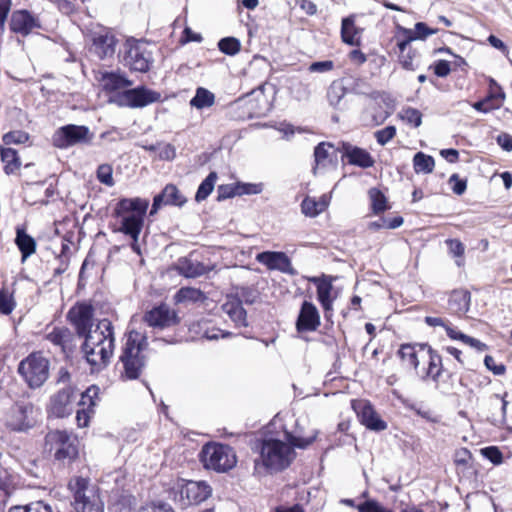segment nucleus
Listing matches in <instances>:
<instances>
[{
  "mask_svg": "<svg viewBox=\"0 0 512 512\" xmlns=\"http://www.w3.org/2000/svg\"><path fill=\"white\" fill-rule=\"evenodd\" d=\"M114 331L108 319L98 322L93 331L87 333L81 351L93 371L105 368L114 351Z\"/></svg>",
  "mask_w": 512,
  "mask_h": 512,
  "instance_id": "f257e3e1",
  "label": "nucleus"
},
{
  "mask_svg": "<svg viewBox=\"0 0 512 512\" xmlns=\"http://www.w3.org/2000/svg\"><path fill=\"white\" fill-rule=\"evenodd\" d=\"M397 354L422 380L438 384L443 372L442 357L431 346L426 343L402 344Z\"/></svg>",
  "mask_w": 512,
  "mask_h": 512,
  "instance_id": "f03ea898",
  "label": "nucleus"
},
{
  "mask_svg": "<svg viewBox=\"0 0 512 512\" xmlns=\"http://www.w3.org/2000/svg\"><path fill=\"white\" fill-rule=\"evenodd\" d=\"M259 458L255 460V469L261 468L270 473L287 469L296 457V452L286 441L268 436L257 445Z\"/></svg>",
  "mask_w": 512,
  "mask_h": 512,
  "instance_id": "7ed1b4c3",
  "label": "nucleus"
},
{
  "mask_svg": "<svg viewBox=\"0 0 512 512\" xmlns=\"http://www.w3.org/2000/svg\"><path fill=\"white\" fill-rule=\"evenodd\" d=\"M148 207V199L140 197L120 199L115 208L116 215L121 218L119 231L131 238L139 236Z\"/></svg>",
  "mask_w": 512,
  "mask_h": 512,
  "instance_id": "20e7f679",
  "label": "nucleus"
},
{
  "mask_svg": "<svg viewBox=\"0 0 512 512\" xmlns=\"http://www.w3.org/2000/svg\"><path fill=\"white\" fill-rule=\"evenodd\" d=\"M146 342L145 337L137 331H130L123 348L120 360L124 367L123 377L129 380L137 379L145 366L144 356L141 355Z\"/></svg>",
  "mask_w": 512,
  "mask_h": 512,
  "instance_id": "39448f33",
  "label": "nucleus"
},
{
  "mask_svg": "<svg viewBox=\"0 0 512 512\" xmlns=\"http://www.w3.org/2000/svg\"><path fill=\"white\" fill-rule=\"evenodd\" d=\"M200 460L204 468L224 473L236 466L234 449L226 444L208 443L202 447Z\"/></svg>",
  "mask_w": 512,
  "mask_h": 512,
  "instance_id": "423d86ee",
  "label": "nucleus"
},
{
  "mask_svg": "<svg viewBox=\"0 0 512 512\" xmlns=\"http://www.w3.org/2000/svg\"><path fill=\"white\" fill-rule=\"evenodd\" d=\"M69 488L74 493L76 512H104V503L98 489L90 485L87 479L76 477L70 481Z\"/></svg>",
  "mask_w": 512,
  "mask_h": 512,
  "instance_id": "0eeeda50",
  "label": "nucleus"
},
{
  "mask_svg": "<svg viewBox=\"0 0 512 512\" xmlns=\"http://www.w3.org/2000/svg\"><path fill=\"white\" fill-rule=\"evenodd\" d=\"M49 360L40 353H32L18 365V373L31 389L40 388L49 377Z\"/></svg>",
  "mask_w": 512,
  "mask_h": 512,
  "instance_id": "6e6552de",
  "label": "nucleus"
},
{
  "mask_svg": "<svg viewBox=\"0 0 512 512\" xmlns=\"http://www.w3.org/2000/svg\"><path fill=\"white\" fill-rule=\"evenodd\" d=\"M40 410L32 402L17 401L6 414V425L13 431L25 432L37 423Z\"/></svg>",
  "mask_w": 512,
  "mask_h": 512,
  "instance_id": "1a4fd4ad",
  "label": "nucleus"
},
{
  "mask_svg": "<svg viewBox=\"0 0 512 512\" xmlns=\"http://www.w3.org/2000/svg\"><path fill=\"white\" fill-rule=\"evenodd\" d=\"M123 64L133 71L147 72L153 62L152 54L146 45L134 39L124 44Z\"/></svg>",
  "mask_w": 512,
  "mask_h": 512,
  "instance_id": "9d476101",
  "label": "nucleus"
},
{
  "mask_svg": "<svg viewBox=\"0 0 512 512\" xmlns=\"http://www.w3.org/2000/svg\"><path fill=\"white\" fill-rule=\"evenodd\" d=\"M211 493V487L204 481L182 480L177 485L175 500L179 501L182 507H186L205 501Z\"/></svg>",
  "mask_w": 512,
  "mask_h": 512,
  "instance_id": "9b49d317",
  "label": "nucleus"
},
{
  "mask_svg": "<svg viewBox=\"0 0 512 512\" xmlns=\"http://www.w3.org/2000/svg\"><path fill=\"white\" fill-rule=\"evenodd\" d=\"M93 133L84 125L68 124L60 127L53 136L54 145L58 148H68L77 144L91 142Z\"/></svg>",
  "mask_w": 512,
  "mask_h": 512,
  "instance_id": "f8f14e48",
  "label": "nucleus"
},
{
  "mask_svg": "<svg viewBox=\"0 0 512 512\" xmlns=\"http://www.w3.org/2000/svg\"><path fill=\"white\" fill-rule=\"evenodd\" d=\"M160 98L161 94L159 92L140 86L125 90L122 94H119L117 102L121 106L141 108L158 102Z\"/></svg>",
  "mask_w": 512,
  "mask_h": 512,
  "instance_id": "ddd939ff",
  "label": "nucleus"
},
{
  "mask_svg": "<svg viewBox=\"0 0 512 512\" xmlns=\"http://www.w3.org/2000/svg\"><path fill=\"white\" fill-rule=\"evenodd\" d=\"M50 438L56 444L54 458L62 465L70 464L78 456L76 439L65 431H55Z\"/></svg>",
  "mask_w": 512,
  "mask_h": 512,
  "instance_id": "4468645a",
  "label": "nucleus"
},
{
  "mask_svg": "<svg viewBox=\"0 0 512 512\" xmlns=\"http://www.w3.org/2000/svg\"><path fill=\"white\" fill-rule=\"evenodd\" d=\"M397 47L399 49L398 59L401 66L406 70H415L418 65L415 63L416 51L409 45L415 40V34L412 29L398 26V34L396 35Z\"/></svg>",
  "mask_w": 512,
  "mask_h": 512,
  "instance_id": "2eb2a0df",
  "label": "nucleus"
},
{
  "mask_svg": "<svg viewBox=\"0 0 512 512\" xmlns=\"http://www.w3.org/2000/svg\"><path fill=\"white\" fill-rule=\"evenodd\" d=\"M68 318L75 327L79 337H85L87 333L93 331V308L91 305L82 303L75 305L68 312Z\"/></svg>",
  "mask_w": 512,
  "mask_h": 512,
  "instance_id": "dca6fc26",
  "label": "nucleus"
},
{
  "mask_svg": "<svg viewBox=\"0 0 512 512\" xmlns=\"http://www.w3.org/2000/svg\"><path fill=\"white\" fill-rule=\"evenodd\" d=\"M117 39L108 29H101L92 35L91 51L100 59L110 58L115 54Z\"/></svg>",
  "mask_w": 512,
  "mask_h": 512,
  "instance_id": "f3484780",
  "label": "nucleus"
},
{
  "mask_svg": "<svg viewBox=\"0 0 512 512\" xmlns=\"http://www.w3.org/2000/svg\"><path fill=\"white\" fill-rule=\"evenodd\" d=\"M256 260L270 270H278L289 275L297 273L284 252L264 251L256 255Z\"/></svg>",
  "mask_w": 512,
  "mask_h": 512,
  "instance_id": "a211bd4d",
  "label": "nucleus"
},
{
  "mask_svg": "<svg viewBox=\"0 0 512 512\" xmlns=\"http://www.w3.org/2000/svg\"><path fill=\"white\" fill-rule=\"evenodd\" d=\"M353 408L357 413L359 421L366 428L377 432L387 428L386 422L378 416L369 402L364 400L356 401L353 403Z\"/></svg>",
  "mask_w": 512,
  "mask_h": 512,
  "instance_id": "6ab92c4d",
  "label": "nucleus"
},
{
  "mask_svg": "<svg viewBox=\"0 0 512 512\" xmlns=\"http://www.w3.org/2000/svg\"><path fill=\"white\" fill-rule=\"evenodd\" d=\"M75 399L74 390L70 387L64 388L51 397L49 412L58 418L70 415L73 411Z\"/></svg>",
  "mask_w": 512,
  "mask_h": 512,
  "instance_id": "aec40b11",
  "label": "nucleus"
},
{
  "mask_svg": "<svg viewBox=\"0 0 512 512\" xmlns=\"http://www.w3.org/2000/svg\"><path fill=\"white\" fill-rule=\"evenodd\" d=\"M145 322L151 327L165 328L178 323V317L174 310L162 304L148 311L144 316Z\"/></svg>",
  "mask_w": 512,
  "mask_h": 512,
  "instance_id": "412c9836",
  "label": "nucleus"
},
{
  "mask_svg": "<svg viewBox=\"0 0 512 512\" xmlns=\"http://www.w3.org/2000/svg\"><path fill=\"white\" fill-rule=\"evenodd\" d=\"M40 27L39 19L27 10H17L11 15L10 29L14 33L27 36Z\"/></svg>",
  "mask_w": 512,
  "mask_h": 512,
  "instance_id": "4be33fe9",
  "label": "nucleus"
},
{
  "mask_svg": "<svg viewBox=\"0 0 512 512\" xmlns=\"http://www.w3.org/2000/svg\"><path fill=\"white\" fill-rule=\"evenodd\" d=\"M319 326L320 314L317 307L309 301H304L296 321L297 331H315Z\"/></svg>",
  "mask_w": 512,
  "mask_h": 512,
  "instance_id": "5701e85b",
  "label": "nucleus"
},
{
  "mask_svg": "<svg viewBox=\"0 0 512 512\" xmlns=\"http://www.w3.org/2000/svg\"><path fill=\"white\" fill-rule=\"evenodd\" d=\"M46 339L59 347L66 356L72 353L77 346L75 335L66 327L53 328L46 335Z\"/></svg>",
  "mask_w": 512,
  "mask_h": 512,
  "instance_id": "b1692460",
  "label": "nucleus"
},
{
  "mask_svg": "<svg viewBox=\"0 0 512 512\" xmlns=\"http://www.w3.org/2000/svg\"><path fill=\"white\" fill-rule=\"evenodd\" d=\"M185 202L186 199L178 188L173 184H168L160 194L154 197L150 215L156 214L162 205L182 206Z\"/></svg>",
  "mask_w": 512,
  "mask_h": 512,
  "instance_id": "393cba45",
  "label": "nucleus"
},
{
  "mask_svg": "<svg viewBox=\"0 0 512 512\" xmlns=\"http://www.w3.org/2000/svg\"><path fill=\"white\" fill-rule=\"evenodd\" d=\"M293 422V429L285 427V440L289 445L293 447L294 450L295 448L305 449L313 443L316 438V434L312 433L311 435L306 436L304 433V428L299 424V421L294 419Z\"/></svg>",
  "mask_w": 512,
  "mask_h": 512,
  "instance_id": "a878e982",
  "label": "nucleus"
},
{
  "mask_svg": "<svg viewBox=\"0 0 512 512\" xmlns=\"http://www.w3.org/2000/svg\"><path fill=\"white\" fill-rule=\"evenodd\" d=\"M343 156L348 159L351 165L359 166L361 168H369L374 165V159L366 150L352 146L349 143L342 144Z\"/></svg>",
  "mask_w": 512,
  "mask_h": 512,
  "instance_id": "bb28decb",
  "label": "nucleus"
},
{
  "mask_svg": "<svg viewBox=\"0 0 512 512\" xmlns=\"http://www.w3.org/2000/svg\"><path fill=\"white\" fill-rule=\"evenodd\" d=\"M261 192V188L256 184H224L217 189V200L223 201L236 195L257 194Z\"/></svg>",
  "mask_w": 512,
  "mask_h": 512,
  "instance_id": "cd10ccee",
  "label": "nucleus"
},
{
  "mask_svg": "<svg viewBox=\"0 0 512 512\" xmlns=\"http://www.w3.org/2000/svg\"><path fill=\"white\" fill-rule=\"evenodd\" d=\"M471 294L468 290L457 289L451 292L448 300V310L455 315L462 316L469 310Z\"/></svg>",
  "mask_w": 512,
  "mask_h": 512,
  "instance_id": "c85d7f7f",
  "label": "nucleus"
},
{
  "mask_svg": "<svg viewBox=\"0 0 512 512\" xmlns=\"http://www.w3.org/2000/svg\"><path fill=\"white\" fill-rule=\"evenodd\" d=\"M222 309L237 326L246 327L248 325L247 313L242 306V300L228 297L227 301L222 305Z\"/></svg>",
  "mask_w": 512,
  "mask_h": 512,
  "instance_id": "c756f323",
  "label": "nucleus"
},
{
  "mask_svg": "<svg viewBox=\"0 0 512 512\" xmlns=\"http://www.w3.org/2000/svg\"><path fill=\"white\" fill-rule=\"evenodd\" d=\"M177 271L186 278H196L210 271V268L192 258H180L177 262Z\"/></svg>",
  "mask_w": 512,
  "mask_h": 512,
  "instance_id": "7c9ffc66",
  "label": "nucleus"
},
{
  "mask_svg": "<svg viewBox=\"0 0 512 512\" xmlns=\"http://www.w3.org/2000/svg\"><path fill=\"white\" fill-rule=\"evenodd\" d=\"M99 81L103 90L107 92L118 91L132 85V81L120 72H105Z\"/></svg>",
  "mask_w": 512,
  "mask_h": 512,
  "instance_id": "2f4dec72",
  "label": "nucleus"
},
{
  "mask_svg": "<svg viewBox=\"0 0 512 512\" xmlns=\"http://www.w3.org/2000/svg\"><path fill=\"white\" fill-rule=\"evenodd\" d=\"M333 149V146L326 142L319 143L314 149V162L315 165L313 167V173L317 175L322 172L330 165L333 164L330 150Z\"/></svg>",
  "mask_w": 512,
  "mask_h": 512,
  "instance_id": "473e14b6",
  "label": "nucleus"
},
{
  "mask_svg": "<svg viewBox=\"0 0 512 512\" xmlns=\"http://www.w3.org/2000/svg\"><path fill=\"white\" fill-rule=\"evenodd\" d=\"M332 281L333 278L330 277L317 288V299L320 302L326 317H329L333 310V301L335 297L332 296Z\"/></svg>",
  "mask_w": 512,
  "mask_h": 512,
  "instance_id": "72a5a7b5",
  "label": "nucleus"
},
{
  "mask_svg": "<svg viewBox=\"0 0 512 512\" xmlns=\"http://www.w3.org/2000/svg\"><path fill=\"white\" fill-rule=\"evenodd\" d=\"M341 37L344 43L358 46L360 44V31L355 26L354 16L342 20Z\"/></svg>",
  "mask_w": 512,
  "mask_h": 512,
  "instance_id": "f704fd0d",
  "label": "nucleus"
},
{
  "mask_svg": "<svg viewBox=\"0 0 512 512\" xmlns=\"http://www.w3.org/2000/svg\"><path fill=\"white\" fill-rule=\"evenodd\" d=\"M15 243L22 254L23 262L36 250V242L34 238L28 235L24 229H17Z\"/></svg>",
  "mask_w": 512,
  "mask_h": 512,
  "instance_id": "c9c22d12",
  "label": "nucleus"
},
{
  "mask_svg": "<svg viewBox=\"0 0 512 512\" xmlns=\"http://www.w3.org/2000/svg\"><path fill=\"white\" fill-rule=\"evenodd\" d=\"M215 95L206 88L198 87L195 96L190 100V105L196 109H204L213 106Z\"/></svg>",
  "mask_w": 512,
  "mask_h": 512,
  "instance_id": "e433bc0d",
  "label": "nucleus"
},
{
  "mask_svg": "<svg viewBox=\"0 0 512 512\" xmlns=\"http://www.w3.org/2000/svg\"><path fill=\"white\" fill-rule=\"evenodd\" d=\"M435 166L434 158L423 152H417L413 157L414 171L419 174H429Z\"/></svg>",
  "mask_w": 512,
  "mask_h": 512,
  "instance_id": "4c0bfd02",
  "label": "nucleus"
},
{
  "mask_svg": "<svg viewBox=\"0 0 512 512\" xmlns=\"http://www.w3.org/2000/svg\"><path fill=\"white\" fill-rule=\"evenodd\" d=\"M0 154L6 174H12L19 169L21 163L16 150L12 148H1Z\"/></svg>",
  "mask_w": 512,
  "mask_h": 512,
  "instance_id": "58836bf2",
  "label": "nucleus"
},
{
  "mask_svg": "<svg viewBox=\"0 0 512 512\" xmlns=\"http://www.w3.org/2000/svg\"><path fill=\"white\" fill-rule=\"evenodd\" d=\"M99 392L100 389L98 386L91 385L81 393V398L78 402V405L82 408H87L94 411V407L98 404L99 401Z\"/></svg>",
  "mask_w": 512,
  "mask_h": 512,
  "instance_id": "ea45409f",
  "label": "nucleus"
},
{
  "mask_svg": "<svg viewBox=\"0 0 512 512\" xmlns=\"http://www.w3.org/2000/svg\"><path fill=\"white\" fill-rule=\"evenodd\" d=\"M175 300L177 303L199 302L205 300V295L200 289L183 287L176 293Z\"/></svg>",
  "mask_w": 512,
  "mask_h": 512,
  "instance_id": "a19ab883",
  "label": "nucleus"
},
{
  "mask_svg": "<svg viewBox=\"0 0 512 512\" xmlns=\"http://www.w3.org/2000/svg\"><path fill=\"white\" fill-rule=\"evenodd\" d=\"M327 206L328 203L324 199L316 201L315 199L307 197L302 201L301 209L306 216L315 217L323 212Z\"/></svg>",
  "mask_w": 512,
  "mask_h": 512,
  "instance_id": "79ce46f5",
  "label": "nucleus"
},
{
  "mask_svg": "<svg viewBox=\"0 0 512 512\" xmlns=\"http://www.w3.org/2000/svg\"><path fill=\"white\" fill-rule=\"evenodd\" d=\"M217 178L218 177L216 172H210L208 176L201 182L195 195V200L197 202L205 200L211 194Z\"/></svg>",
  "mask_w": 512,
  "mask_h": 512,
  "instance_id": "37998d69",
  "label": "nucleus"
},
{
  "mask_svg": "<svg viewBox=\"0 0 512 512\" xmlns=\"http://www.w3.org/2000/svg\"><path fill=\"white\" fill-rule=\"evenodd\" d=\"M454 463L458 471L464 473L472 469L473 456L467 448L457 449L454 453Z\"/></svg>",
  "mask_w": 512,
  "mask_h": 512,
  "instance_id": "c03bdc74",
  "label": "nucleus"
},
{
  "mask_svg": "<svg viewBox=\"0 0 512 512\" xmlns=\"http://www.w3.org/2000/svg\"><path fill=\"white\" fill-rule=\"evenodd\" d=\"M346 95V88L341 81H334L331 83L327 98L331 106L337 108L340 105L341 100Z\"/></svg>",
  "mask_w": 512,
  "mask_h": 512,
  "instance_id": "a18cd8bd",
  "label": "nucleus"
},
{
  "mask_svg": "<svg viewBox=\"0 0 512 512\" xmlns=\"http://www.w3.org/2000/svg\"><path fill=\"white\" fill-rule=\"evenodd\" d=\"M369 197L371 200L372 210L375 214L381 213L387 209L386 197L377 188H371L369 190Z\"/></svg>",
  "mask_w": 512,
  "mask_h": 512,
  "instance_id": "49530a36",
  "label": "nucleus"
},
{
  "mask_svg": "<svg viewBox=\"0 0 512 512\" xmlns=\"http://www.w3.org/2000/svg\"><path fill=\"white\" fill-rule=\"evenodd\" d=\"M219 50L226 55H235L240 51V41L234 37L222 38L218 42Z\"/></svg>",
  "mask_w": 512,
  "mask_h": 512,
  "instance_id": "de8ad7c7",
  "label": "nucleus"
},
{
  "mask_svg": "<svg viewBox=\"0 0 512 512\" xmlns=\"http://www.w3.org/2000/svg\"><path fill=\"white\" fill-rule=\"evenodd\" d=\"M399 117L413 127H419L422 123V114L415 108L408 107L399 113Z\"/></svg>",
  "mask_w": 512,
  "mask_h": 512,
  "instance_id": "09e8293b",
  "label": "nucleus"
},
{
  "mask_svg": "<svg viewBox=\"0 0 512 512\" xmlns=\"http://www.w3.org/2000/svg\"><path fill=\"white\" fill-rule=\"evenodd\" d=\"M97 179L100 183L112 187L114 185L112 166L109 164H101L97 169Z\"/></svg>",
  "mask_w": 512,
  "mask_h": 512,
  "instance_id": "8fccbe9b",
  "label": "nucleus"
},
{
  "mask_svg": "<svg viewBox=\"0 0 512 512\" xmlns=\"http://www.w3.org/2000/svg\"><path fill=\"white\" fill-rule=\"evenodd\" d=\"M446 244L448 245L450 253L454 257L460 258V259L456 260V264L458 266L463 265L462 257L464 255V251H465V247H464L463 243L458 239H448V240H446Z\"/></svg>",
  "mask_w": 512,
  "mask_h": 512,
  "instance_id": "3c124183",
  "label": "nucleus"
},
{
  "mask_svg": "<svg viewBox=\"0 0 512 512\" xmlns=\"http://www.w3.org/2000/svg\"><path fill=\"white\" fill-rule=\"evenodd\" d=\"M28 139H29L28 133L21 131V130L10 131L3 135V142L6 145L23 144V143L27 142Z\"/></svg>",
  "mask_w": 512,
  "mask_h": 512,
  "instance_id": "603ef678",
  "label": "nucleus"
},
{
  "mask_svg": "<svg viewBox=\"0 0 512 512\" xmlns=\"http://www.w3.org/2000/svg\"><path fill=\"white\" fill-rule=\"evenodd\" d=\"M15 307V302L9 292L5 289L0 290V312L10 314Z\"/></svg>",
  "mask_w": 512,
  "mask_h": 512,
  "instance_id": "864d4df0",
  "label": "nucleus"
},
{
  "mask_svg": "<svg viewBox=\"0 0 512 512\" xmlns=\"http://www.w3.org/2000/svg\"><path fill=\"white\" fill-rule=\"evenodd\" d=\"M502 105L501 103L495 102L493 99H491L488 95L480 100L475 102L472 107L482 113H488L494 109L500 108Z\"/></svg>",
  "mask_w": 512,
  "mask_h": 512,
  "instance_id": "5fc2aeb1",
  "label": "nucleus"
},
{
  "mask_svg": "<svg viewBox=\"0 0 512 512\" xmlns=\"http://www.w3.org/2000/svg\"><path fill=\"white\" fill-rule=\"evenodd\" d=\"M396 135V128L394 126H386L385 128L378 130L374 133L377 142L384 146Z\"/></svg>",
  "mask_w": 512,
  "mask_h": 512,
  "instance_id": "6e6d98bb",
  "label": "nucleus"
},
{
  "mask_svg": "<svg viewBox=\"0 0 512 512\" xmlns=\"http://www.w3.org/2000/svg\"><path fill=\"white\" fill-rule=\"evenodd\" d=\"M357 509L359 512H392L376 500H366L365 502L357 505Z\"/></svg>",
  "mask_w": 512,
  "mask_h": 512,
  "instance_id": "4d7b16f0",
  "label": "nucleus"
},
{
  "mask_svg": "<svg viewBox=\"0 0 512 512\" xmlns=\"http://www.w3.org/2000/svg\"><path fill=\"white\" fill-rule=\"evenodd\" d=\"M488 96L493 99L497 103L503 104V101L505 100V93L502 90L501 86L494 80H489V93Z\"/></svg>",
  "mask_w": 512,
  "mask_h": 512,
  "instance_id": "13d9d810",
  "label": "nucleus"
},
{
  "mask_svg": "<svg viewBox=\"0 0 512 512\" xmlns=\"http://www.w3.org/2000/svg\"><path fill=\"white\" fill-rule=\"evenodd\" d=\"M481 453H482V455L485 458L490 460L493 464L497 465V464H500L502 462V459H503L502 453L495 446H490V447L483 448L481 450Z\"/></svg>",
  "mask_w": 512,
  "mask_h": 512,
  "instance_id": "bf43d9fd",
  "label": "nucleus"
},
{
  "mask_svg": "<svg viewBox=\"0 0 512 512\" xmlns=\"http://www.w3.org/2000/svg\"><path fill=\"white\" fill-rule=\"evenodd\" d=\"M334 68V63L331 60L317 61L310 64L308 67L311 73H325L329 72Z\"/></svg>",
  "mask_w": 512,
  "mask_h": 512,
  "instance_id": "052dcab7",
  "label": "nucleus"
},
{
  "mask_svg": "<svg viewBox=\"0 0 512 512\" xmlns=\"http://www.w3.org/2000/svg\"><path fill=\"white\" fill-rule=\"evenodd\" d=\"M235 298L242 300V304H253L256 302L258 298V294L255 290H252L250 288H241L240 291L235 296Z\"/></svg>",
  "mask_w": 512,
  "mask_h": 512,
  "instance_id": "680f3d73",
  "label": "nucleus"
},
{
  "mask_svg": "<svg viewBox=\"0 0 512 512\" xmlns=\"http://www.w3.org/2000/svg\"><path fill=\"white\" fill-rule=\"evenodd\" d=\"M449 183L453 184L452 191L456 195H462L467 188L466 180L460 179L457 174H453L450 176Z\"/></svg>",
  "mask_w": 512,
  "mask_h": 512,
  "instance_id": "e2e57ef3",
  "label": "nucleus"
},
{
  "mask_svg": "<svg viewBox=\"0 0 512 512\" xmlns=\"http://www.w3.org/2000/svg\"><path fill=\"white\" fill-rule=\"evenodd\" d=\"M176 156L175 147L171 144H162L158 148V157L161 160H172Z\"/></svg>",
  "mask_w": 512,
  "mask_h": 512,
  "instance_id": "0e129e2a",
  "label": "nucleus"
},
{
  "mask_svg": "<svg viewBox=\"0 0 512 512\" xmlns=\"http://www.w3.org/2000/svg\"><path fill=\"white\" fill-rule=\"evenodd\" d=\"M94 411L80 407L76 411V420L79 427H86Z\"/></svg>",
  "mask_w": 512,
  "mask_h": 512,
  "instance_id": "69168bd1",
  "label": "nucleus"
},
{
  "mask_svg": "<svg viewBox=\"0 0 512 512\" xmlns=\"http://www.w3.org/2000/svg\"><path fill=\"white\" fill-rule=\"evenodd\" d=\"M139 512H174L172 507L166 503L147 504L139 510Z\"/></svg>",
  "mask_w": 512,
  "mask_h": 512,
  "instance_id": "338daca9",
  "label": "nucleus"
},
{
  "mask_svg": "<svg viewBox=\"0 0 512 512\" xmlns=\"http://www.w3.org/2000/svg\"><path fill=\"white\" fill-rule=\"evenodd\" d=\"M484 364L487 369L492 371L495 375H502L505 372V366L503 364H496L492 356L486 355Z\"/></svg>",
  "mask_w": 512,
  "mask_h": 512,
  "instance_id": "774afa93",
  "label": "nucleus"
}]
</instances>
